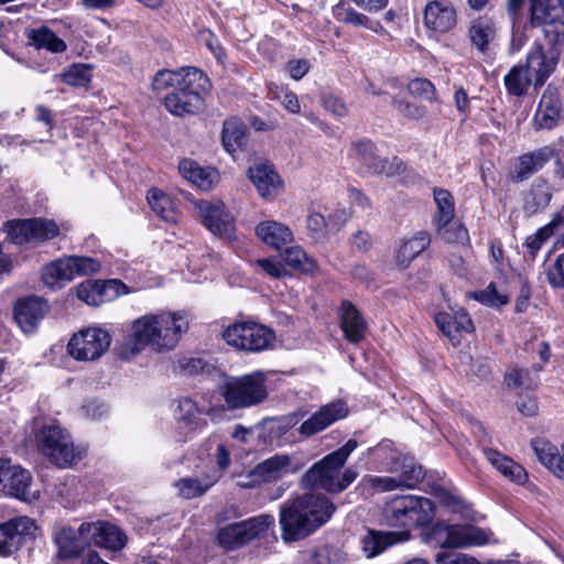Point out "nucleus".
Instances as JSON below:
<instances>
[{
  "label": "nucleus",
  "instance_id": "obj_1",
  "mask_svg": "<svg viewBox=\"0 0 564 564\" xmlns=\"http://www.w3.org/2000/svg\"><path fill=\"white\" fill-rule=\"evenodd\" d=\"M189 321L184 313L160 312L145 314L130 325V335L116 350L121 359L130 360L145 347L153 351H170L188 330Z\"/></svg>",
  "mask_w": 564,
  "mask_h": 564
},
{
  "label": "nucleus",
  "instance_id": "obj_2",
  "mask_svg": "<svg viewBox=\"0 0 564 564\" xmlns=\"http://www.w3.org/2000/svg\"><path fill=\"white\" fill-rule=\"evenodd\" d=\"M335 511L336 505L322 492H304L285 501L280 507L283 541L305 539L326 524Z\"/></svg>",
  "mask_w": 564,
  "mask_h": 564
},
{
  "label": "nucleus",
  "instance_id": "obj_3",
  "mask_svg": "<svg viewBox=\"0 0 564 564\" xmlns=\"http://www.w3.org/2000/svg\"><path fill=\"white\" fill-rule=\"evenodd\" d=\"M357 446V441L351 438L338 449L324 456L303 474L300 486L303 489H323L328 494L344 491L358 476L357 470L351 467L341 470Z\"/></svg>",
  "mask_w": 564,
  "mask_h": 564
},
{
  "label": "nucleus",
  "instance_id": "obj_4",
  "mask_svg": "<svg viewBox=\"0 0 564 564\" xmlns=\"http://www.w3.org/2000/svg\"><path fill=\"white\" fill-rule=\"evenodd\" d=\"M209 89L210 82L200 69L185 67L174 89L164 97V106L178 117L198 113L204 108V95Z\"/></svg>",
  "mask_w": 564,
  "mask_h": 564
},
{
  "label": "nucleus",
  "instance_id": "obj_5",
  "mask_svg": "<svg viewBox=\"0 0 564 564\" xmlns=\"http://www.w3.org/2000/svg\"><path fill=\"white\" fill-rule=\"evenodd\" d=\"M524 0H508V11L516 14ZM531 24L543 26L546 43L564 44V3L562 0H530Z\"/></svg>",
  "mask_w": 564,
  "mask_h": 564
},
{
  "label": "nucleus",
  "instance_id": "obj_6",
  "mask_svg": "<svg viewBox=\"0 0 564 564\" xmlns=\"http://www.w3.org/2000/svg\"><path fill=\"white\" fill-rule=\"evenodd\" d=\"M267 377L262 371H253L229 378L223 386V397L229 409H245L267 400Z\"/></svg>",
  "mask_w": 564,
  "mask_h": 564
},
{
  "label": "nucleus",
  "instance_id": "obj_7",
  "mask_svg": "<svg viewBox=\"0 0 564 564\" xmlns=\"http://www.w3.org/2000/svg\"><path fill=\"white\" fill-rule=\"evenodd\" d=\"M40 451L58 467H68L82 459L83 451L70 435L55 423L44 425L36 435Z\"/></svg>",
  "mask_w": 564,
  "mask_h": 564
},
{
  "label": "nucleus",
  "instance_id": "obj_8",
  "mask_svg": "<svg viewBox=\"0 0 564 564\" xmlns=\"http://www.w3.org/2000/svg\"><path fill=\"white\" fill-rule=\"evenodd\" d=\"M224 340L236 349L261 351L269 348L275 339L274 333L256 322H238L223 332Z\"/></svg>",
  "mask_w": 564,
  "mask_h": 564
},
{
  "label": "nucleus",
  "instance_id": "obj_9",
  "mask_svg": "<svg viewBox=\"0 0 564 564\" xmlns=\"http://www.w3.org/2000/svg\"><path fill=\"white\" fill-rule=\"evenodd\" d=\"M273 524V516L260 514L246 521L225 525L219 529L217 540L225 549L234 550L256 538L264 535Z\"/></svg>",
  "mask_w": 564,
  "mask_h": 564
},
{
  "label": "nucleus",
  "instance_id": "obj_10",
  "mask_svg": "<svg viewBox=\"0 0 564 564\" xmlns=\"http://www.w3.org/2000/svg\"><path fill=\"white\" fill-rule=\"evenodd\" d=\"M99 269L100 263L94 258L72 256L45 265L42 279L46 285L54 288L73 280L76 275L96 273Z\"/></svg>",
  "mask_w": 564,
  "mask_h": 564
},
{
  "label": "nucleus",
  "instance_id": "obj_11",
  "mask_svg": "<svg viewBox=\"0 0 564 564\" xmlns=\"http://www.w3.org/2000/svg\"><path fill=\"white\" fill-rule=\"evenodd\" d=\"M111 337L99 327H88L74 334L67 344L68 354L79 361L99 359L110 347Z\"/></svg>",
  "mask_w": 564,
  "mask_h": 564
},
{
  "label": "nucleus",
  "instance_id": "obj_12",
  "mask_svg": "<svg viewBox=\"0 0 564 564\" xmlns=\"http://www.w3.org/2000/svg\"><path fill=\"white\" fill-rule=\"evenodd\" d=\"M546 44L549 47L544 50L542 44L535 43L525 58L524 67L533 80L535 90L540 89L555 72L564 45Z\"/></svg>",
  "mask_w": 564,
  "mask_h": 564
},
{
  "label": "nucleus",
  "instance_id": "obj_13",
  "mask_svg": "<svg viewBox=\"0 0 564 564\" xmlns=\"http://www.w3.org/2000/svg\"><path fill=\"white\" fill-rule=\"evenodd\" d=\"M4 230L8 239L15 245L52 239L59 232L53 220L42 218L11 220L6 224Z\"/></svg>",
  "mask_w": 564,
  "mask_h": 564
},
{
  "label": "nucleus",
  "instance_id": "obj_14",
  "mask_svg": "<svg viewBox=\"0 0 564 564\" xmlns=\"http://www.w3.org/2000/svg\"><path fill=\"white\" fill-rule=\"evenodd\" d=\"M564 120V108L560 93L553 85L543 90L532 118L534 131H551Z\"/></svg>",
  "mask_w": 564,
  "mask_h": 564
},
{
  "label": "nucleus",
  "instance_id": "obj_15",
  "mask_svg": "<svg viewBox=\"0 0 564 564\" xmlns=\"http://www.w3.org/2000/svg\"><path fill=\"white\" fill-rule=\"evenodd\" d=\"M194 208L205 227L215 236L231 239L235 231L234 217L223 202L197 200Z\"/></svg>",
  "mask_w": 564,
  "mask_h": 564
},
{
  "label": "nucleus",
  "instance_id": "obj_16",
  "mask_svg": "<svg viewBox=\"0 0 564 564\" xmlns=\"http://www.w3.org/2000/svg\"><path fill=\"white\" fill-rule=\"evenodd\" d=\"M89 528V522H83L77 529L62 527L54 535L57 558L64 561L79 557L90 545Z\"/></svg>",
  "mask_w": 564,
  "mask_h": 564
},
{
  "label": "nucleus",
  "instance_id": "obj_17",
  "mask_svg": "<svg viewBox=\"0 0 564 564\" xmlns=\"http://www.w3.org/2000/svg\"><path fill=\"white\" fill-rule=\"evenodd\" d=\"M126 293H128V289L126 284L119 280L86 281L80 283L77 288L78 299L94 306L113 301Z\"/></svg>",
  "mask_w": 564,
  "mask_h": 564
},
{
  "label": "nucleus",
  "instance_id": "obj_18",
  "mask_svg": "<svg viewBox=\"0 0 564 564\" xmlns=\"http://www.w3.org/2000/svg\"><path fill=\"white\" fill-rule=\"evenodd\" d=\"M348 408L345 402L337 400L325 405H322L314 412L307 420H305L299 427V433L304 437H312L336 421L346 417Z\"/></svg>",
  "mask_w": 564,
  "mask_h": 564
},
{
  "label": "nucleus",
  "instance_id": "obj_19",
  "mask_svg": "<svg viewBox=\"0 0 564 564\" xmlns=\"http://www.w3.org/2000/svg\"><path fill=\"white\" fill-rule=\"evenodd\" d=\"M35 522L28 517H19L0 524V555L8 556L19 550L26 536L33 535Z\"/></svg>",
  "mask_w": 564,
  "mask_h": 564
},
{
  "label": "nucleus",
  "instance_id": "obj_20",
  "mask_svg": "<svg viewBox=\"0 0 564 564\" xmlns=\"http://www.w3.org/2000/svg\"><path fill=\"white\" fill-rule=\"evenodd\" d=\"M48 311L47 303L39 296H26L14 304L13 316L24 333H33Z\"/></svg>",
  "mask_w": 564,
  "mask_h": 564
},
{
  "label": "nucleus",
  "instance_id": "obj_21",
  "mask_svg": "<svg viewBox=\"0 0 564 564\" xmlns=\"http://www.w3.org/2000/svg\"><path fill=\"white\" fill-rule=\"evenodd\" d=\"M291 458L288 455H274L259 463L249 474L250 481L242 487H253L273 482L290 471Z\"/></svg>",
  "mask_w": 564,
  "mask_h": 564
},
{
  "label": "nucleus",
  "instance_id": "obj_22",
  "mask_svg": "<svg viewBox=\"0 0 564 564\" xmlns=\"http://www.w3.org/2000/svg\"><path fill=\"white\" fill-rule=\"evenodd\" d=\"M456 10L448 0H433L425 6L424 24L426 28L446 33L456 25Z\"/></svg>",
  "mask_w": 564,
  "mask_h": 564
},
{
  "label": "nucleus",
  "instance_id": "obj_23",
  "mask_svg": "<svg viewBox=\"0 0 564 564\" xmlns=\"http://www.w3.org/2000/svg\"><path fill=\"white\" fill-rule=\"evenodd\" d=\"M554 156L552 147L545 145L531 152L523 153L517 160L511 172L513 182H523L542 170Z\"/></svg>",
  "mask_w": 564,
  "mask_h": 564
},
{
  "label": "nucleus",
  "instance_id": "obj_24",
  "mask_svg": "<svg viewBox=\"0 0 564 564\" xmlns=\"http://www.w3.org/2000/svg\"><path fill=\"white\" fill-rule=\"evenodd\" d=\"M435 323L453 346L460 344L462 334H468L474 330L471 318L463 310L453 314L441 312L436 314Z\"/></svg>",
  "mask_w": 564,
  "mask_h": 564
},
{
  "label": "nucleus",
  "instance_id": "obj_25",
  "mask_svg": "<svg viewBox=\"0 0 564 564\" xmlns=\"http://www.w3.org/2000/svg\"><path fill=\"white\" fill-rule=\"evenodd\" d=\"M248 173L261 197L273 199L279 195L283 183L272 165L256 164L249 169Z\"/></svg>",
  "mask_w": 564,
  "mask_h": 564
},
{
  "label": "nucleus",
  "instance_id": "obj_26",
  "mask_svg": "<svg viewBox=\"0 0 564 564\" xmlns=\"http://www.w3.org/2000/svg\"><path fill=\"white\" fill-rule=\"evenodd\" d=\"M446 532V543L452 547L485 545L490 541L491 536L490 532L471 524L449 525Z\"/></svg>",
  "mask_w": 564,
  "mask_h": 564
},
{
  "label": "nucleus",
  "instance_id": "obj_27",
  "mask_svg": "<svg viewBox=\"0 0 564 564\" xmlns=\"http://www.w3.org/2000/svg\"><path fill=\"white\" fill-rule=\"evenodd\" d=\"M538 459L554 476L564 479V441L561 446H556L546 438H535L531 442Z\"/></svg>",
  "mask_w": 564,
  "mask_h": 564
},
{
  "label": "nucleus",
  "instance_id": "obj_28",
  "mask_svg": "<svg viewBox=\"0 0 564 564\" xmlns=\"http://www.w3.org/2000/svg\"><path fill=\"white\" fill-rule=\"evenodd\" d=\"M390 458L391 463L387 470L398 474L401 488L412 489L424 479L425 473L422 466L417 465L412 457L400 458L397 453L392 452Z\"/></svg>",
  "mask_w": 564,
  "mask_h": 564
},
{
  "label": "nucleus",
  "instance_id": "obj_29",
  "mask_svg": "<svg viewBox=\"0 0 564 564\" xmlns=\"http://www.w3.org/2000/svg\"><path fill=\"white\" fill-rule=\"evenodd\" d=\"M90 543L99 547L118 551L126 545L124 533L108 522H89Z\"/></svg>",
  "mask_w": 564,
  "mask_h": 564
},
{
  "label": "nucleus",
  "instance_id": "obj_30",
  "mask_svg": "<svg viewBox=\"0 0 564 564\" xmlns=\"http://www.w3.org/2000/svg\"><path fill=\"white\" fill-rule=\"evenodd\" d=\"M6 476H9L10 479L9 482H6L2 496H11L24 501H30L34 498V495L30 491L32 475L29 470L20 465H13L9 460Z\"/></svg>",
  "mask_w": 564,
  "mask_h": 564
},
{
  "label": "nucleus",
  "instance_id": "obj_31",
  "mask_svg": "<svg viewBox=\"0 0 564 564\" xmlns=\"http://www.w3.org/2000/svg\"><path fill=\"white\" fill-rule=\"evenodd\" d=\"M340 327L346 339L357 344L365 337L367 323L360 312L348 301L340 306Z\"/></svg>",
  "mask_w": 564,
  "mask_h": 564
},
{
  "label": "nucleus",
  "instance_id": "obj_32",
  "mask_svg": "<svg viewBox=\"0 0 564 564\" xmlns=\"http://www.w3.org/2000/svg\"><path fill=\"white\" fill-rule=\"evenodd\" d=\"M256 235L263 243L276 250L291 243L294 239L292 230L275 220L261 221L256 227Z\"/></svg>",
  "mask_w": 564,
  "mask_h": 564
},
{
  "label": "nucleus",
  "instance_id": "obj_33",
  "mask_svg": "<svg viewBox=\"0 0 564 564\" xmlns=\"http://www.w3.org/2000/svg\"><path fill=\"white\" fill-rule=\"evenodd\" d=\"M398 538L408 540L409 532H381L369 530L366 535L360 539L361 550L367 558H372L390 545H393Z\"/></svg>",
  "mask_w": 564,
  "mask_h": 564
},
{
  "label": "nucleus",
  "instance_id": "obj_34",
  "mask_svg": "<svg viewBox=\"0 0 564 564\" xmlns=\"http://www.w3.org/2000/svg\"><path fill=\"white\" fill-rule=\"evenodd\" d=\"M484 455L487 460L507 479L522 485L528 479L527 470L512 458L492 448H485Z\"/></svg>",
  "mask_w": 564,
  "mask_h": 564
},
{
  "label": "nucleus",
  "instance_id": "obj_35",
  "mask_svg": "<svg viewBox=\"0 0 564 564\" xmlns=\"http://www.w3.org/2000/svg\"><path fill=\"white\" fill-rule=\"evenodd\" d=\"M430 243L431 236L424 230L403 240L395 256L397 264L402 269L408 268L410 263L430 246Z\"/></svg>",
  "mask_w": 564,
  "mask_h": 564
},
{
  "label": "nucleus",
  "instance_id": "obj_36",
  "mask_svg": "<svg viewBox=\"0 0 564 564\" xmlns=\"http://www.w3.org/2000/svg\"><path fill=\"white\" fill-rule=\"evenodd\" d=\"M221 141L225 150L232 156L245 150L247 130L239 118L232 117L224 122Z\"/></svg>",
  "mask_w": 564,
  "mask_h": 564
},
{
  "label": "nucleus",
  "instance_id": "obj_37",
  "mask_svg": "<svg viewBox=\"0 0 564 564\" xmlns=\"http://www.w3.org/2000/svg\"><path fill=\"white\" fill-rule=\"evenodd\" d=\"M408 496H397L390 499L383 510V521L389 527L411 528Z\"/></svg>",
  "mask_w": 564,
  "mask_h": 564
},
{
  "label": "nucleus",
  "instance_id": "obj_38",
  "mask_svg": "<svg viewBox=\"0 0 564 564\" xmlns=\"http://www.w3.org/2000/svg\"><path fill=\"white\" fill-rule=\"evenodd\" d=\"M178 171L184 178L188 180L203 191L212 189L217 180L216 171L205 170L192 160L181 161Z\"/></svg>",
  "mask_w": 564,
  "mask_h": 564
},
{
  "label": "nucleus",
  "instance_id": "obj_39",
  "mask_svg": "<svg viewBox=\"0 0 564 564\" xmlns=\"http://www.w3.org/2000/svg\"><path fill=\"white\" fill-rule=\"evenodd\" d=\"M410 524L424 527L432 522L435 516V505L425 497L408 495Z\"/></svg>",
  "mask_w": 564,
  "mask_h": 564
},
{
  "label": "nucleus",
  "instance_id": "obj_40",
  "mask_svg": "<svg viewBox=\"0 0 564 564\" xmlns=\"http://www.w3.org/2000/svg\"><path fill=\"white\" fill-rule=\"evenodd\" d=\"M26 36L29 43L36 50L45 48L52 53H63L67 48L66 43L47 26L28 30Z\"/></svg>",
  "mask_w": 564,
  "mask_h": 564
},
{
  "label": "nucleus",
  "instance_id": "obj_41",
  "mask_svg": "<svg viewBox=\"0 0 564 564\" xmlns=\"http://www.w3.org/2000/svg\"><path fill=\"white\" fill-rule=\"evenodd\" d=\"M215 482V479H210L207 476L202 478L188 476L180 478L173 486L178 497L194 499L206 494Z\"/></svg>",
  "mask_w": 564,
  "mask_h": 564
},
{
  "label": "nucleus",
  "instance_id": "obj_42",
  "mask_svg": "<svg viewBox=\"0 0 564 564\" xmlns=\"http://www.w3.org/2000/svg\"><path fill=\"white\" fill-rule=\"evenodd\" d=\"M347 554L338 546L321 544L307 551V564H346Z\"/></svg>",
  "mask_w": 564,
  "mask_h": 564
},
{
  "label": "nucleus",
  "instance_id": "obj_43",
  "mask_svg": "<svg viewBox=\"0 0 564 564\" xmlns=\"http://www.w3.org/2000/svg\"><path fill=\"white\" fill-rule=\"evenodd\" d=\"M434 200L437 207V212L433 218L435 227L447 226L453 221L455 216V203L453 195L444 188H434L433 191Z\"/></svg>",
  "mask_w": 564,
  "mask_h": 564
},
{
  "label": "nucleus",
  "instance_id": "obj_44",
  "mask_svg": "<svg viewBox=\"0 0 564 564\" xmlns=\"http://www.w3.org/2000/svg\"><path fill=\"white\" fill-rule=\"evenodd\" d=\"M503 83L509 95L522 97L528 93L533 80L524 65H514L505 75Z\"/></svg>",
  "mask_w": 564,
  "mask_h": 564
},
{
  "label": "nucleus",
  "instance_id": "obj_45",
  "mask_svg": "<svg viewBox=\"0 0 564 564\" xmlns=\"http://www.w3.org/2000/svg\"><path fill=\"white\" fill-rule=\"evenodd\" d=\"M148 202L151 209L163 220L167 223H175L177 220L174 204L165 193L152 188L148 194Z\"/></svg>",
  "mask_w": 564,
  "mask_h": 564
},
{
  "label": "nucleus",
  "instance_id": "obj_46",
  "mask_svg": "<svg viewBox=\"0 0 564 564\" xmlns=\"http://www.w3.org/2000/svg\"><path fill=\"white\" fill-rule=\"evenodd\" d=\"M496 28L495 23L485 18L475 20L469 28V37L473 44L481 52H484L489 42L495 39Z\"/></svg>",
  "mask_w": 564,
  "mask_h": 564
},
{
  "label": "nucleus",
  "instance_id": "obj_47",
  "mask_svg": "<svg viewBox=\"0 0 564 564\" xmlns=\"http://www.w3.org/2000/svg\"><path fill=\"white\" fill-rule=\"evenodd\" d=\"M200 414L196 403L189 398L181 399L175 412L176 419L189 426L191 430H198L206 425V421L202 419Z\"/></svg>",
  "mask_w": 564,
  "mask_h": 564
},
{
  "label": "nucleus",
  "instance_id": "obj_48",
  "mask_svg": "<svg viewBox=\"0 0 564 564\" xmlns=\"http://www.w3.org/2000/svg\"><path fill=\"white\" fill-rule=\"evenodd\" d=\"M283 260L288 265L304 273H311L316 269L315 260L299 246L285 248Z\"/></svg>",
  "mask_w": 564,
  "mask_h": 564
},
{
  "label": "nucleus",
  "instance_id": "obj_49",
  "mask_svg": "<svg viewBox=\"0 0 564 564\" xmlns=\"http://www.w3.org/2000/svg\"><path fill=\"white\" fill-rule=\"evenodd\" d=\"M438 237L447 243L466 246L469 242L468 230L459 223L435 227Z\"/></svg>",
  "mask_w": 564,
  "mask_h": 564
},
{
  "label": "nucleus",
  "instance_id": "obj_50",
  "mask_svg": "<svg viewBox=\"0 0 564 564\" xmlns=\"http://www.w3.org/2000/svg\"><path fill=\"white\" fill-rule=\"evenodd\" d=\"M361 485L373 492H386L401 488L397 476H365Z\"/></svg>",
  "mask_w": 564,
  "mask_h": 564
},
{
  "label": "nucleus",
  "instance_id": "obj_51",
  "mask_svg": "<svg viewBox=\"0 0 564 564\" xmlns=\"http://www.w3.org/2000/svg\"><path fill=\"white\" fill-rule=\"evenodd\" d=\"M90 77V68L84 64H75L61 75L64 83L75 87L86 86Z\"/></svg>",
  "mask_w": 564,
  "mask_h": 564
},
{
  "label": "nucleus",
  "instance_id": "obj_52",
  "mask_svg": "<svg viewBox=\"0 0 564 564\" xmlns=\"http://www.w3.org/2000/svg\"><path fill=\"white\" fill-rule=\"evenodd\" d=\"M392 105L402 117L410 120H420L426 115V109L424 107L404 98L394 97L392 99Z\"/></svg>",
  "mask_w": 564,
  "mask_h": 564
},
{
  "label": "nucleus",
  "instance_id": "obj_53",
  "mask_svg": "<svg viewBox=\"0 0 564 564\" xmlns=\"http://www.w3.org/2000/svg\"><path fill=\"white\" fill-rule=\"evenodd\" d=\"M184 73H185V67H183L176 72H172L169 69H162L155 74L153 82H152V88L159 93L163 91L167 88H172V90H173L174 87L176 86V84L178 83V80L181 79L182 74H184Z\"/></svg>",
  "mask_w": 564,
  "mask_h": 564
},
{
  "label": "nucleus",
  "instance_id": "obj_54",
  "mask_svg": "<svg viewBox=\"0 0 564 564\" xmlns=\"http://www.w3.org/2000/svg\"><path fill=\"white\" fill-rule=\"evenodd\" d=\"M408 90L412 96L420 97L426 100L435 99L434 85L424 78H415L408 84Z\"/></svg>",
  "mask_w": 564,
  "mask_h": 564
},
{
  "label": "nucleus",
  "instance_id": "obj_55",
  "mask_svg": "<svg viewBox=\"0 0 564 564\" xmlns=\"http://www.w3.org/2000/svg\"><path fill=\"white\" fill-rule=\"evenodd\" d=\"M172 550L167 546L154 545L142 555L144 564H172Z\"/></svg>",
  "mask_w": 564,
  "mask_h": 564
},
{
  "label": "nucleus",
  "instance_id": "obj_56",
  "mask_svg": "<svg viewBox=\"0 0 564 564\" xmlns=\"http://www.w3.org/2000/svg\"><path fill=\"white\" fill-rule=\"evenodd\" d=\"M546 279L553 288L564 289V252L547 268Z\"/></svg>",
  "mask_w": 564,
  "mask_h": 564
},
{
  "label": "nucleus",
  "instance_id": "obj_57",
  "mask_svg": "<svg viewBox=\"0 0 564 564\" xmlns=\"http://www.w3.org/2000/svg\"><path fill=\"white\" fill-rule=\"evenodd\" d=\"M376 155L375 145L369 140H361L352 143L351 156L362 165H367Z\"/></svg>",
  "mask_w": 564,
  "mask_h": 564
},
{
  "label": "nucleus",
  "instance_id": "obj_58",
  "mask_svg": "<svg viewBox=\"0 0 564 564\" xmlns=\"http://www.w3.org/2000/svg\"><path fill=\"white\" fill-rule=\"evenodd\" d=\"M306 226L315 240L318 241L325 238L328 224L322 214H310L306 219Z\"/></svg>",
  "mask_w": 564,
  "mask_h": 564
},
{
  "label": "nucleus",
  "instance_id": "obj_59",
  "mask_svg": "<svg viewBox=\"0 0 564 564\" xmlns=\"http://www.w3.org/2000/svg\"><path fill=\"white\" fill-rule=\"evenodd\" d=\"M476 299L489 306L500 307L508 303V297L503 294H499L494 284H489L484 291H480Z\"/></svg>",
  "mask_w": 564,
  "mask_h": 564
},
{
  "label": "nucleus",
  "instance_id": "obj_60",
  "mask_svg": "<svg viewBox=\"0 0 564 564\" xmlns=\"http://www.w3.org/2000/svg\"><path fill=\"white\" fill-rule=\"evenodd\" d=\"M286 69L294 80L302 79L310 70V63L306 59H291Z\"/></svg>",
  "mask_w": 564,
  "mask_h": 564
},
{
  "label": "nucleus",
  "instance_id": "obj_61",
  "mask_svg": "<svg viewBox=\"0 0 564 564\" xmlns=\"http://www.w3.org/2000/svg\"><path fill=\"white\" fill-rule=\"evenodd\" d=\"M274 98L281 100L284 108L288 109L290 112H300V102L297 96L294 93L282 89L281 93H275Z\"/></svg>",
  "mask_w": 564,
  "mask_h": 564
},
{
  "label": "nucleus",
  "instance_id": "obj_62",
  "mask_svg": "<svg viewBox=\"0 0 564 564\" xmlns=\"http://www.w3.org/2000/svg\"><path fill=\"white\" fill-rule=\"evenodd\" d=\"M435 494L440 498V501L444 506L453 509V511H458L463 507V500L444 488H437Z\"/></svg>",
  "mask_w": 564,
  "mask_h": 564
},
{
  "label": "nucleus",
  "instance_id": "obj_63",
  "mask_svg": "<svg viewBox=\"0 0 564 564\" xmlns=\"http://www.w3.org/2000/svg\"><path fill=\"white\" fill-rule=\"evenodd\" d=\"M256 263L272 278H281L285 273V269L280 262L270 259H258Z\"/></svg>",
  "mask_w": 564,
  "mask_h": 564
},
{
  "label": "nucleus",
  "instance_id": "obj_64",
  "mask_svg": "<svg viewBox=\"0 0 564 564\" xmlns=\"http://www.w3.org/2000/svg\"><path fill=\"white\" fill-rule=\"evenodd\" d=\"M437 564H480L474 557L464 554L446 555L443 553L437 554Z\"/></svg>",
  "mask_w": 564,
  "mask_h": 564
}]
</instances>
